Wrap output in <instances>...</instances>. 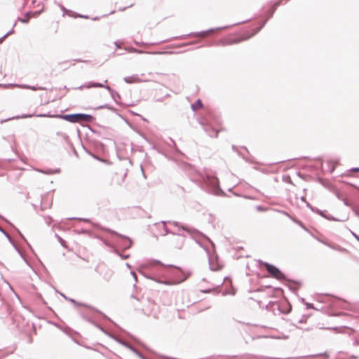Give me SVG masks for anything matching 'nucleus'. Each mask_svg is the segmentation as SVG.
I'll use <instances>...</instances> for the list:
<instances>
[{"instance_id":"1","label":"nucleus","mask_w":359,"mask_h":359,"mask_svg":"<svg viewBox=\"0 0 359 359\" xmlns=\"http://www.w3.org/2000/svg\"><path fill=\"white\" fill-rule=\"evenodd\" d=\"M62 118L66 121L70 122H81V121H87L90 118V116L86 114H68L62 116Z\"/></svg>"},{"instance_id":"2","label":"nucleus","mask_w":359,"mask_h":359,"mask_svg":"<svg viewBox=\"0 0 359 359\" xmlns=\"http://www.w3.org/2000/svg\"><path fill=\"white\" fill-rule=\"evenodd\" d=\"M264 266L272 277L278 280H282L284 278L283 273L275 266L269 263H264Z\"/></svg>"},{"instance_id":"3","label":"nucleus","mask_w":359,"mask_h":359,"mask_svg":"<svg viewBox=\"0 0 359 359\" xmlns=\"http://www.w3.org/2000/svg\"><path fill=\"white\" fill-rule=\"evenodd\" d=\"M249 36H229L223 39V45H232L247 40Z\"/></svg>"},{"instance_id":"4","label":"nucleus","mask_w":359,"mask_h":359,"mask_svg":"<svg viewBox=\"0 0 359 359\" xmlns=\"http://www.w3.org/2000/svg\"><path fill=\"white\" fill-rule=\"evenodd\" d=\"M184 243L185 238L181 236H175L172 241V245L173 248L179 250L182 248Z\"/></svg>"},{"instance_id":"5","label":"nucleus","mask_w":359,"mask_h":359,"mask_svg":"<svg viewBox=\"0 0 359 359\" xmlns=\"http://www.w3.org/2000/svg\"><path fill=\"white\" fill-rule=\"evenodd\" d=\"M203 106L202 102L200 100H198L195 103L192 104V109L194 110H197L201 108Z\"/></svg>"},{"instance_id":"6","label":"nucleus","mask_w":359,"mask_h":359,"mask_svg":"<svg viewBox=\"0 0 359 359\" xmlns=\"http://www.w3.org/2000/svg\"><path fill=\"white\" fill-rule=\"evenodd\" d=\"M93 86H94V87H104V86L102 84H100V83H94V84H93Z\"/></svg>"},{"instance_id":"7","label":"nucleus","mask_w":359,"mask_h":359,"mask_svg":"<svg viewBox=\"0 0 359 359\" xmlns=\"http://www.w3.org/2000/svg\"><path fill=\"white\" fill-rule=\"evenodd\" d=\"M6 36H7V34H6L3 37L0 38V44L4 41V40L6 39Z\"/></svg>"},{"instance_id":"8","label":"nucleus","mask_w":359,"mask_h":359,"mask_svg":"<svg viewBox=\"0 0 359 359\" xmlns=\"http://www.w3.org/2000/svg\"><path fill=\"white\" fill-rule=\"evenodd\" d=\"M355 171H359V168L354 169Z\"/></svg>"},{"instance_id":"9","label":"nucleus","mask_w":359,"mask_h":359,"mask_svg":"<svg viewBox=\"0 0 359 359\" xmlns=\"http://www.w3.org/2000/svg\"><path fill=\"white\" fill-rule=\"evenodd\" d=\"M0 230H2V229L0 228Z\"/></svg>"}]
</instances>
